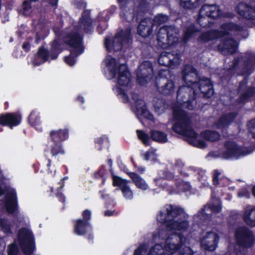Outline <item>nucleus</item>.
I'll return each mask as SVG.
<instances>
[{
    "label": "nucleus",
    "instance_id": "nucleus-2",
    "mask_svg": "<svg viewBox=\"0 0 255 255\" xmlns=\"http://www.w3.org/2000/svg\"><path fill=\"white\" fill-rule=\"evenodd\" d=\"M198 90L187 86H182L179 88L177 93L178 107H174L173 111L175 123L172 126V129L175 133L183 136L190 144L203 148L207 146L206 142L198 139L197 133L191 128L190 118L185 111L180 109L182 107L192 110L196 108L195 98Z\"/></svg>",
    "mask_w": 255,
    "mask_h": 255
},
{
    "label": "nucleus",
    "instance_id": "nucleus-16",
    "mask_svg": "<svg viewBox=\"0 0 255 255\" xmlns=\"http://www.w3.org/2000/svg\"><path fill=\"white\" fill-rule=\"evenodd\" d=\"M235 238L239 245L247 248L251 247L255 242L252 232L244 227H241L237 229Z\"/></svg>",
    "mask_w": 255,
    "mask_h": 255
},
{
    "label": "nucleus",
    "instance_id": "nucleus-5",
    "mask_svg": "<svg viewBox=\"0 0 255 255\" xmlns=\"http://www.w3.org/2000/svg\"><path fill=\"white\" fill-rule=\"evenodd\" d=\"M106 67L104 69L105 77L109 80L117 76L118 85L114 88L115 93L123 102H128V91L130 87V74L125 64L118 66L116 59L108 56L104 61Z\"/></svg>",
    "mask_w": 255,
    "mask_h": 255
},
{
    "label": "nucleus",
    "instance_id": "nucleus-46",
    "mask_svg": "<svg viewBox=\"0 0 255 255\" xmlns=\"http://www.w3.org/2000/svg\"><path fill=\"white\" fill-rule=\"evenodd\" d=\"M53 144L54 145H51V153L53 156H57L59 154H63L64 153V151L61 148L60 143L54 142Z\"/></svg>",
    "mask_w": 255,
    "mask_h": 255
},
{
    "label": "nucleus",
    "instance_id": "nucleus-42",
    "mask_svg": "<svg viewBox=\"0 0 255 255\" xmlns=\"http://www.w3.org/2000/svg\"><path fill=\"white\" fill-rule=\"evenodd\" d=\"M0 228L4 233L12 234V227L5 219L0 218Z\"/></svg>",
    "mask_w": 255,
    "mask_h": 255
},
{
    "label": "nucleus",
    "instance_id": "nucleus-48",
    "mask_svg": "<svg viewBox=\"0 0 255 255\" xmlns=\"http://www.w3.org/2000/svg\"><path fill=\"white\" fill-rule=\"evenodd\" d=\"M248 127L253 137L255 138V119L252 120L249 122Z\"/></svg>",
    "mask_w": 255,
    "mask_h": 255
},
{
    "label": "nucleus",
    "instance_id": "nucleus-9",
    "mask_svg": "<svg viewBox=\"0 0 255 255\" xmlns=\"http://www.w3.org/2000/svg\"><path fill=\"white\" fill-rule=\"evenodd\" d=\"M130 39V32L129 30H121L115 36L110 39H105V47L109 52L118 51L123 47L128 46Z\"/></svg>",
    "mask_w": 255,
    "mask_h": 255
},
{
    "label": "nucleus",
    "instance_id": "nucleus-55",
    "mask_svg": "<svg viewBox=\"0 0 255 255\" xmlns=\"http://www.w3.org/2000/svg\"><path fill=\"white\" fill-rule=\"evenodd\" d=\"M58 0H49L50 3L52 5H56L57 4Z\"/></svg>",
    "mask_w": 255,
    "mask_h": 255
},
{
    "label": "nucleus",
    "instance_id": "nucleus-53",
    "mask_svg": "<svg viewBox=\"0 0 255 255\" xmlns=\"http://www.w3.org/2000/svg\"><path fill=\"white\" fill-rule=\"evenodd\" d=\"M136 171L140 173H143L145 171V168L142 166H135Z\"/></svg>",
    "mask_w": 255,
    "mask_h": 255
},
{
    "label": "nucleus",
    "instance_id": "nucleus-17",
    "mask_svg": "<svg viewBox=\"0 0 255 255\" xmlns=\"http://www.w3.org/2000/svg\"><path fill=\"white\" fill-rule=\"evenodd\" d=\"M238 66H243L244 74H251L255 68V53L248 52L240 59H235L232 68H235Z\"/></svg>",
    "mask_w": 255,
    "mask_h": 255
},
{
    "label": "nucleus",
    "instance_id": "nucleus-34",
    "mask_svg": "<svg viewBox=\"0 0 255 255\" xmlns=\"http://www.w3.org/2000/svg\"><path fill=\"white\" fill-rule=\"evenodd\" d=\"M128 174L137 188L142 190H146L148 189V184L141 176L134 172H129Z\"/></svg>",
    "mask_w": 255,
    "mask_h": 255
},
{
    "label": "nucleus",
    "instance_id": "nucleus-49",
    "mask_svg": "<svg viewBox=\"0 0 255 255\" xmlns=\"http://www.w3.org/2000/svg\"><path fill=\"white\" fill-rule=\"evenodd\" d=\"M8 255H17L18 253V248L16 245L12 244L8 246Z\"/></svg>",
    "mask_w": 255,
    "mask_h": 255
},
{
    "label": "nucleus",
    "instance_id": "nucleus-61",
    "mask_svg": "<svg viewBox=\"0 0 255 255\" xmlns=\"http://www.w3.org/2000/svg\"><path fill=\"white\" fill-rule=\"evenodd\" d=\"M228 189L230 190H234V187H229L228 188Z\"/></svg>",
    "mask_w": 255,
    "mask_h": 255
},
{
    "label": "nucleus",
    "instance_id": "nucleus-11",
    "mask_svg": "<svg viewBox=\"0 0 255 255\" xmlns=\"http://www.w3.org/2000/svg\"><path fill=\"white\" fill-rule=\"evenodd\" d=\"M173 168L174 171L177 170L180 174L185 176L190 175L197 176L198 180L199 181L203 182V183L205 185L209 184L206 182L207 176L206 175V171L204 170L193 166L184 167V163L181 160L176 161Z\"/></svg>",
    "mask_w": 255,
    "mask_h": 255
},
{
    "label": "nucleus",
    "instance_id": "nucleus-40",
    "mask_svg": "<svg viewBox=\"0 0 255 255\" xmlns=\"http://www.w3.org/2000/svg\"><path fill=\"white\" fill-rule=\"evenodd\" d=\"M21 12L25 16H30L34 12V7L28 0L24 1L20 9Z\"/></svg>",
    "mask_w": 255,
    "mask_h": 255
},
{
    "label": "nucleus",
    "instance_id": "nucleus-32",
    "mask_svg": "<svg viewBox=\"0 0 255 255\" xmlns=\"http://www.w3.org/2000/svg\"><path fill=\"white\" fill-rule=\"evenodd\" d=\"M243 218L247 225L255 227V207L247 206L245 209Z\"/></svg>",
    "mask_w": 255,
    "mask_h": 255
},
{
    "label": "nucleus",
    "instance_id": "nucleus-63",
    "mask_svg": "<svg viewBox=\"0 0 255 255\" xmlns=\"http://www.w3.org/2000/svg\"><path fill=\"white\" fill-rule=\"evenodd\" d=\"M41 37V36L40 35L39 37H37V39L36 40V42L38 43V39H40Z\"/></svg>",
    "mask_w": 255,
    "mask_h": 255
},
{
    "label": "nucleus",
    "instance_id": "nucleus-8",
    "mask_svg": "<svg viewBox=\"0 0 255 255\" xmlns=\"http://www.w3.org/2000/svg\"><path fill=\"white\" fill-rule=\"evenodd\" d=\"M158 175L160 179L155 178L154 179L155 182L159 186H161V182H163V188H165L171 193H179L180 192H187L190 191L191 189V186L188 182L181 181L176 182V187H174L172 186L169 185L168 183L164 182L163 179L167 180H171L174 178V175L172 172L168 169L161 170L159 172Z\"/></svg>",
    "mask_w": 255,
    "mask_h": 255
},
{
    "label": "nucleus",
    "instance_id": "nucleus-20",
    "mask_svg": "<svg viewBox=\"0 0 255 255\" xmlns=\"http://www.w3.org/2000/svg\"><path fill=\"white\" fill-rule=\"evenodd\" d=\"M180 55L170 52H162L158 58V63L160 65L174 68L179 65L180 63Z\"/></svg>",
    "mask_w": 255,
    "mask_h": 255
},
{
    "label": "nucleus",
    "instance_id": "nucleus-60",
    "mask_svg": "<svg viewBox=\"0 0 255 255\" xmlns=\"http://www.w3.org/2000/svg\"><path fill=\"white\" fill-rule=\"evenodd\" d=\"M101 172H102V171L100 170L99 171V173L96 174V176L97 178L99 177V176H101Z\"/></svg>",
    "mask_w": 255,
    "mask_h": 255
},
{
    "label": "nucleus",
    "instance_id": "nucleus-24",
    "mask_svg": "<svg viewBox=\"0 0 255 255\" xmlns=\"http://www.w3.org/2000/svg\"><path fill=\"white\" fill-rule=\"evenodd\" d=\"M113 185L120 188L123 196L126 200H131L133 198V194L128 183L129 182L125 179H123L118 176H113Z\"/></svg>",
    "mask_w": 255,
    "mask_h": 255
},
{
    "label": "nucleus",
    "instance_id": "nucleus-51",
    "mask_svg": "<svg viewBox=\"0 0 255 255\" xmlns=\"http://www.w3.org/2000/svg\"><path fill=\"white\" fill-rule=\"evenodd\" d=\"M238 196L239 197L249 198L250 196L249 191L247 189H243L239 192Z\"/></svg>",
    "mask_w": 255,
    "mask_h": 255
},
{
    "label": "nucleus",
    "instance_id": "nucleus-59",
    "mask_svg": "<svg viewBox=\"0 0 255 255\" xmlns=\"http://www.w3.org/2000/svg\"><path fill=\"white\" fill-rule=\"evenodd\" d=\"M78 99L82 103H83L84 102V98L82 97H79L78 98Z\"/></svg>",
    "mask_w": 255,
    "mask_h": 255
},
{
    "label": "nucleus",
    "instance_id": "nucleus-13",
    "mask_svg": "<svg viewBox=\"0 0 255 255\" xmlns=\"http://www.w3.org/2000/svg\"><path fill=\"white\" fill-rule=\"evenodd\" d=\"M19 245L26 255H31L34 251V237L31 231L27 228L19 230L18 235Z\"/></svg>",
    "mask_w": 255,
    "mask_h": 255
},
{
    "label": "nucleus",
    "instance_id": "nucleus-29",
    "mask_svg": "<svg viewBox=\"0 0 255 255\" xmlns=\"http://www.w3.org/2000/svg\"><path fill=\"white\" fill-rule=\"evenodd\" d=\"M152 21L150 18H145L142 20L138 27V33L142 37L149 36L152 31Z\"/></svg>",
    "mask_w": 255,
    "mask_h": 255
},
{
    "label": "nucleus",
    "instance_id": "nucleus-58",
    "mask_svg": "<svg viewBox=\"0 0 255 255\" xmlns=\"http://www.w3.org/2000/svg\"><path fill=\"white\" fill-rule=\"evenodd\" d=\"M104 139H105V140H106V141L107 140L106 138H105ZM103 140H104L103 137H101V138L97 139L96 140V142L100 143L103 142Z\"/></svg>",
    "mask_w": 255,
    "mask_h": 255
},
{
    "label": "nucleus",
    "instance_id": "nucleus-25",
    "mask_svg": "<svg viewBox=\"0 0 255 255\" xmlns=\"http://www.w3.org/2000/svg\"><path fill=\"white\" fill-rule=\"evenodd\" d=\"M153 3H151L149 0H141L137 6L134 9V13L133 14L127 12L124 14L125 18L128 21H130L133 20L134 18L137 20L139 18L141 14L148 10Z\"/></svg>",
    "mask_w": 255,
    "mask_h": 255
},
{
    "label": "nucleus",
    "instance_id": "nucleus-35",
    "mask_svg": "<svg viewBox=\"0 0 255 255\" xmlns=\"http://www.w3.org/2000/svg\"><path fill=\"white\" fill-rule=\"evenodd\" d=\"M213 182L215 185H220L221 186L226 187L230 184V181L227 178L222 176L221 172L218 170H215L213 176Z\"/></svg>",
    "mask_w": 255,
    "mask_h": 255
},
{
    "label": "nucleus",
    "instance_id": "nucleus-50",
    "mask_svg": "<svg viewBox=\"0 0 255 255\" xmlns=\"http://www.w3.org/2000/svg\"><path fill=\"white\" fill-rule=\"evenodd\" d=\"M146 248L145 245L140 246L135 251L133 255H143L146 252Z\"/></svg>",
    "mask_w": 255,
    "mask_h": 255
},
{
    "label": "nucleus",
    "instance_id": "nucleus-15",
    "mask_svg": "<svg viewBox=\"0 0 255 255\" xmlns=\"http://www.w3.org/2000/svg\"><path fill=\"white\" fill-rule=\"evenodd\" d=\"M132 109L137 118L141 120L144 118L148 120L154 121L152 115L147 110L144 101L138 98V95L135 94L132 96Z\"/></svg>",
    "mask_w": 255,
    "mask_h": 255
},
{
    "label": "nucleus",
    "instance_id": "nucleus-41",
    "mask_svg": "<svg viewBox=\"0 0 255 255\" xmlns=\"http://www.w3.org/2000/svg\"><path fill=\"white\" fill-rule=\"evenodd\" d=\"M201 0H180V5L184 8L194 9L198 6Z\"/></svg>",
    "mask_w": 255,
    "mask_h": 255
},
{
    "label": "nucleus",
    "instance_id": "nucleus-28",
    "mask_svg": "<svg viewBox=\"0 0 255 255\" xmlns=\"http://www.w3.org/2000/svg\"><path fill=\"white\" fill-rule=\"evenodd\" d=\"M237 12L241 16L248 19H255V6L245 3H239Z\"/></svg>",
    "mask_w": 255,
    "mask_h": 255
},
{
    "label": "nucleus",
    "instance_id": "nucleus-21",
    "mask_svg": "<svg viewBox=\"0 0 255 255\" xmlns=\"http://www.w3.org/2000/svg\"><path fill=\"white\" fill-rule=\"evenodd\" d=\"M6 191L4 201L6 210L9 214L17 213L18 205L16 191L14 189L10 188H6Z\"/></svg>",
    "mask_w": 255,
    "mask_h": 255
},
{
    "label": "nucleus",
    "instance_id": "nucleus-14",
    "mask_svg": "<svg viewBox=\"0 0 255 255\" xmlns=\"http://www.w3.org/2000/svg\"><path fill=\"white\" fill-rule=\"evenodd\" d=\"M221 15L222 12L218 5L205 4L200 10L198 21L201 26L205 27L208 25L209 18H216Z\"/></svg>",
    "mask_w": 255,
    "mask_h": 255
},
{
    "label": "nucleus",
    "instance_id": "nucleus-30",
    "mask_svg": "<svg viewBox=\"0 0 255 255\" xmlns=\"http://www.w3.org/2000/svg\"><path fill=\"white\" fill-rule=\"evenodd\" d=\"M235 117L236 115L234 113L224 115L214 123L213 126L215 128L221 129L223 131L233 122Z\"/></svg>",
    "mask_w": 255,
    "mask_h": 255
},
{
    "label": "nucleus",
    "instance_id": "nucleus-56",
    "mask_svg": "<svg viewBox=\"0 0 255 255\" xmlns=\"http://www.w3.org/2000/svg\"><path fill=\"white\" fill-rule=\"evenodd\" d=\"M113 213L110 211H106L105 212V215L107 216H110L113 215Z\"/></svg>",
    "mask_w": 255,
    "mask_h": 255
},
{
    "label": "nucleus",
    "instance_id": "nucleus-37",
    "mask_svg": "<svg viewBox=\"0 0 255 255\" xmlns=\"http://www.w3.org/2000/svg\"><path fill=\"white\" fill-rule=\"evenodd\" d=\"M201 136L207 140L211 142L218 141L221 138V135L216 131L207 130L201 134Z\"/></svg>",
    "mask_w": 255,
    "mask_h": 255
},
{
    "label": "nucleus",
    "instance_id": "nucleus-19",
    "mask_svg": "<svg viewBox=\"0 0 255 255\" xmlns=\"http://www.w3.org/2000/svg\"><path fill=\"white\" fill-rule=\"evenodd\" d=\"M221 210V204L219 201H217L216 203L207 204L198 214L194 216V220L196 222H199V220L205 221L210 218V215L211 213L217 214Z\"/></svg>",
    "mask_w": 255,
    "mask_h": 255
},
{
    "label": "nucleus",
    "instance_id": "nucleus-52",
    "mask_svg": "<svg viewBox=\"0 0 255 255\" xmlns=\"http://www.w3.org/2000/svg\"><path fill=\"white\" fill-rule=\"evenodd\" d=\"M5 244L3 241V240L2 238L0 239V254L2 253L3 251L5 249Z\"/></svg>",
    "mask_w": 255,
    "mask_h": 255
},
{
    "label": "nucleus",
    "instance_id": "nucleus-3",
    "mask_svg": "<svg viewBox=\"0 0 255 255\" xmlns=\"http://www.w3.org/2000/svg\"><path fill=\"white\" fill-rule=\"evenodd\" d=\"M246 33L243 26L233 22H226L221 25L220 30H213L203 32L199 37L198 41L206 42L218 38H222L219 50L223 54H232L238 48V43L233 39V36L242 35Z\"/></svg>",
    "mask_w": 255,
    "mask_h": 255
},
{
    "label": "nucleus",
    "instance_id": "nucleus-1",
    "mask_svg": "<svg viewBox=\"0 0 255 255\" xmlns=\"http://www.w3.org/2000/svg\"><path fill=\"white\" fill-rule=\"evenodd\" d=\"M188 216L181 208L167 205L157 216V221L166 223V229H160L153 235L155 242L163 241L164 244H156L148 255H193L183 236L175 233L185 232L189 227Z\"/></svg>",
    "mask_w": 255,
    "mask_h": 255
},
{
    "label": "nucleus",
    "instance_id": "nucleus-62",
    "mask_svg": "<svg viewBox=\"0 0 255 255\" xmlns=\"http://www.w3.org/2000/svg\"><path fill=\"white\" fill-rule=\"evenodd\" d=\"M80 6H82L83 7H85V4L83 3V2H81V5H80Z\"/></svg>",
    "mask_w": 255,
    "mask_h": 255
},
{
    "label": "nucleus",
    "instance_id": "nucleus-10",
    "mask_svg": "<svg viewBox=\"0 0 255 255\" xmlns=\"http://www.w3.org/2000/svg\"><path fill=\"white\" fill-rule=\"evenodd\" d=\"M253 151L252 149L239 146L235 142L230 141L226 142L225 148L221 152L220 156L224 159H238L250 154Z\"/></svg>",
    "mask_w": 255,
    "mask_h": 255
},
{
    "label": "nucleus",
    "instance_id": "nucleus-36",
    "mask_svg": "<svg viewBox=\"0 0 255 255\" xmlns=\"http://www.w3.org/2000/svg\"><path fill=\"white\" fill-rule=\"evenodd\" d=\"M150 135L153 140L159 143H164L168 141L167 134L164 132L153 129L150 131Z\"/></svg>",
    "mask_w": 255,
    "mask_h": 255
},
{
    "label": "nucleus",
    "instance_id": "nucleus-45",
    "mask_svg": "<svg viewBox=\"0 0 255 255\" xmlns=\"http://www.w3.org/2000/svg\"><path fill=\"white\" fill-rule=\"evenodd\" d=\"M156 150L151 148L144 154V158L146 160L155 161L157 159V155Z\"/></svg>",
    "mask_w": 255,
    "mask_h": 255
},
{
    "label": "nucleus",
    "instance_id": "nucleus-27",
    "mask_svg": "<svg viewBox=\"0 0 255 255\" xmlns=\"http://www.w3.org/2000/svg\"><path fill=\"white\" fill-rule=\"evenodd\" d=\"M21 122V116L18 114L9 113L0 115V125L7 126L10 128L18 125Z\"/></svg>",
    "mask_w": 255,
    "mask_h": 255
},
{
    "label": "nucleus",
    "instance_id": "nucleus-64",
    "mask_svg": "<svg viewBox=\"0 0 255 255\" xmlns=\"http://www.w3.org/2000/svg\"><path fill=\"white\" fill-rule=\"evenodd\" d=\"M50 163H51V161H50V160H49V161H48V163L47 164V165H48V166H50Z\"/></svg>",
    "mask_w": 255,
    "mask_h": 255
},
{
    "label": "nucleus",
    "instance_id": "nucleus-39",
    "mask_svg": "<svg viewBox=\"0 0 255 255\" xmlns=\"http://www.w3.org/2000/svg\"><path fill=\"white\" fill-rule=\"evenodd\" d=\"M154 107L155 112L158 115H161L165 112L168 105L163 100L156 99L154 100Z\"/></svg>",
    "mask_w": 255,
    "mask_h": 255
},
{
    "label": "nucleus",
    "instance_id": "nucleus-38",
    "mask_svg": "<svg viewBox=\"0 0 255 255\" xmlns=\"http://www.w3.org/2000/svg\"><path fill=\"white\" fill-rule=\"evenodd\" d=\"M28 121L29 124L34 127L37 130L41 131L42 130L40 117L36 111H34L31 112L29 116Z\"/></svg>",
    "mask_w": 255,
    "mask_h": 255
},
{
    "label": "nucleus",
    "instance_id": "nucleus-6",
    "mask_svg": "<svg viewBox=\"0 0 255 255\" xmlns=\"http://www.w3.org/2000/svg\"><path fill=\"white\" fill-rule=\"evenodd\" d=\"M182 79L186 86L194 88H197L198 90L207 98L213 95V85L210 79L204 78L201 79L196 70L192 66L185 65L182 70Z\"/></svg>",
    "mask_w": 255,
    "mask_h": 255
},
{
    "label": "nucleus",
    "instance_id": "nucleus-26",
    "mask_svg": "<svg viewBox=\"0 0 255 255\" xmlns=\"http://www.w3.org/2000/svg\"><path fill=\"white\" fill-rule=\"evenodd\" d=\"M157 87L159 92L165 95H170L174 93V82L167 78H159L157 79Z\"/></svg>",
    "mask_w": 255,
    "mask_h": 255
},
{
    "label": "nucleus",
    "instance_id": "nucleus-12",
    "mask_svg": "<svg viewBox=\"0 0 255 255\" xmlns=\"http://www.w3.org/2000/svg\"><path fill=\"white\" fill-rule=\"evenodd\" d=\"M60 45L57 40H54L51 43V52L53 54L49 55L46 49L43 47L39 49L37 53L32 59V63L34 66H38L49 59H56L60 53Z\"/></svg>",
    "mask_w": 255,
    "mask_h": 255
},
{
    "label": "nucleus",
    "instance_id": "nucleus-43",
    "mask_svg": "<svg viewBox=\"0 0 255 255\" xmlns=\"http://www.w3.org/2000/svg\"><path fill=\"white\" fill-rule=\"evenodd\" d=\"M197 29L195 28L194 25L192 24L188 26L184 31L183 37V41L184 43L187 42L188 39L194 35V33L197 32Z\"/></svg>",
    "mask_w": 255,
    "mask_h": 255
},
{
    "label": "nucleus",
    "instance_id": "nucleus-18",
    "mask_svg": "<svg viewBox=\"0 0 255 255\" xmlns=\"http://www.w3.org/2000/svg\"><path fill=\"white\" fill-rule=\"evenodd\" d=\"M153 75L151 63L144 61L140 64L137 71V80L141 85H144L150 81Z\"/></svg>",
    "mask_w": 255,
    "mask_h": 255
},
{
    "label": "nucleus",
    "instance_id": "nucleus-4",
    "mask_svg": "<svg viewBox=\"0 0 255 255\" xmlns=\"http://www.w3.org/2000/svg\"><path fill=\"white\" fill-rule=\"evenodd\" d=\"M92 29L91 20L89 17V11L88 10L83 12L78 24L71 26L66 29L63 36L64 41L71 48V55L65 58V61L67 64L73 66L75 63L74 57L84 52L83 33L88 32Z\"/></svg>",
    "mask_w": 255,
    "mask_h": 255
},
{
    "label": "nucleus",
    "instance_id": "nucleus-54",
    "mask_svg": "<svg viewBox=\"0 0 255 255\" xmlns=\"http://www.w3.org/2000/svg\"><path fill=\"white\" fill-rule=\"evenodd\" d=\"M22 48L25 50H29L30 48V44L28 42L24 43L22 45Z\"/></svg>",
    "mask_w": 255,
    "mask_h": 255
},
{
    "label": "nucleus",
    "instance_id": "nucleus-33",
    "mask_svg": "<svg viewBox=\"0 0 255 255\" xmlns=\"http://www.w3.org/2000/svg\"><path fill=\"white\" fill-rule=\"evenodd\" d=\"M50 135L53 142L60 143L68 137V131L67 129H58L52 130L50 133Z\"/></svg>",
    "mask_w": 255,
    "mask_h": 255
},
{
    "label": "nucleus",
    "instance_id": "nucleus-22",
    "mask_svg": "<svg viewBox=\"0 0 255 255\" xmlns=\"http://www.w3.org/2000/svg\"><path fill=\"white\" fill-rule=\"evenodd\" d=\"M219 240V236L215 232H208L201 240V246L205 250L214 251Z\"/></svg>",
    "mask_w": 255,
    "mask_h": 255
},
{
    "label": "nucleus",
    "instance_id": "nucleus-23",
    "mask_svg": "<svg viewBox=\"0 0 255 255\" xmlns=\"http://www.w3.org/2000/svg\"><path fill=\"white\" fill-rule=\"evenodd\" d=\"M83 216L85 221L78 220L75 225V233L79 236H82L86 232L91 230V228L87 221L91 218V211L88 210H85L83 212Z\"/></svg>",
    "mask_w": 255,
    "mask_h": 255
},
{
    "label": "nucleus",
    "instance_id": "nucleus-57",
    "mask_svg": "<svg viewBox=\"0 0 255 255\" xmlns=\"http://www.w3.org/2000/svg\"><path fill=\"white\" fill-rule=\"evenodd\" d=\"M57 196H59V200L62 202H64L65 201V198L60 193H58Z\"/></svg>",
    "mask_w": 255,
    "mask_h": 255
},
{
    "label": "nucleus",
    "instance_id": "nucleus-47",
    "mask_svg": "<svg viewBox=\"0 0 255 255\" xmlns=\"http://www.w3.org/2000/svg\"><path fill=\"white\" fill-rule=\"evenodd\" d=\"M168 19L167 15L162 14L157 15L153 20V25H160L166 22Z\"/></svg>",
    "mask_w": 255,
    "mask_h": 255
},
{
    "label": "nucleus",
    "instance_id": "nucleus-7",
    "mask_svg": "<svg viewBox=\"0 0 255 255\" xmlns=\"http://www.w3.org/2000/svg\"><path fill=\"white\" fill-rule=\"evenodd\" d=\"M178 30L174 26H163L157 34L158 44L162 48L172 49L178 44Z\"/></svg>",
    "mask_w": 255,
    "mask_h": 255
},
{
    "label": "nucleus",
    "instance_id": "nucleus-31",
    "mask_svg": "<svg viewBox=\"0 0 255 255\" xmlns=\"http://www.w3.org/2000/svg\"><path fill=\"white\" fill-rule=\"evenodd\" d=\"M247 81L246 79L244 80L240 83L239 92L240 94V102L245 103L248 101L250 97L254 95L255 93L253 89L246 88Z\"/></svg>",
    "mask_w": 255,
    "mask_h": 255
},
{
    "label": "nucleus",
    "instance_id": "nucleus-44",
    "mask_svg": "<svg viewBox=\"0 0 255 255\" xmlns=\"http://www.w3.org/2000/svg\"><path fill=\"white\" fill-rule=\"evenodd\" d=\"M138 138L142 142V143L146 145L149 144L150 137L145 132L141 130H136Z\"/></svg>",
    "mask_w": 255,
    "mask_h": 255
}]
</instances>
